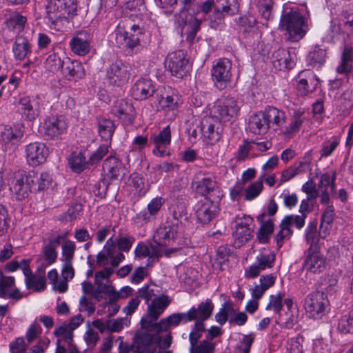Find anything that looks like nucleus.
Segmentation results:
<instances>
[{"mask_svg": "<svg viewBox=\"0 0 353 353\" xmlns=\"http://www.w3.org/2000/svg\"><path fill=\"white\" fill-rule=\"evenodd\" d=\"M67 125L62 116H51L43 123V135L46 139H53L62 134Z\"/></svg>", "mask_w": 353, "mask_h": 353, "instance_id": "nucleus-16", "label": "nucleus"}, {"mask_svg": "<svg viewBox=\"0 0 353 353\" xmlns=\"http://www.w3.org/2000/svg\"><path fill=\"white\" fill-rule=\"evenodd\" d=\"M171 300L167 295H161L152 300L148 305V314L141 321V327L148 329L152 323L158 319L164 310L169 305Z\"/></svg>", "mask_w": 353, "mask_h": 353, "instance_id": "nucleus-8", "label": "nucleus"}, {"mask_svg": "<svg viewBox=\"0 0 353 353\" xmlns=\"http://www.w3.org/2000/svg\"><path fill=\"white\" fill-rule=\"evenodd\" d=\"M256 220L260 224L256 232V238L260 243H268L274 230V221L272 219L265 220V214L258 215Z\"/></svg>", "mask_w": 353, "mask_h": 353, "instance_id": "nucleus-26", "label": "nucleus"}, {"mask_svg": "<svg viewBox=\"0 0 353 353\" xmlns=\"http://www.w3.org/2000/svg\"><path fill=\"white\" fill-rule=\"evenodd\" d=\"M46 18L52 24L77 14V0H47Z\"/></svg>", "mask_w": 353, "mask_h": 353, "instance_id": "nucleus-3", "label": "nucleus"}, {"mask_svg": "<svg viewBox=\"0 0 353 353\" xmlns=\"http://www.w3.org/2000/svg\"><path fill=\"white\" fill-rule=\"evenodd\" d=\"M192 186L196 194L204 196V198L210 196L214 198L216 196H222L216 181L210 177H203L201 173H198L194 176Z\"/></svg>", "mask_w": 353, "mask_h": 353, "instance_id": "nucleus-9", "label": "nucleus"}, {"mask_svg": "<svg viewBox=\"0 0 353 353\" xmlns=\"http://www.w3.org/2000/svg\"><path fill=\"white\" fill-rule=\"evenodd\" d=\"M157 99L161 109L169 108L172 110L177 108L179 100L177 95L167 96L164 98L159 94H157Z\"/></svg>", "mask_w": 353, "mask_h": 353, "instance_id": "nucleus-50", "label": "nucleus"}, {"mask_svg": "<svg viewBox=\"0 0 353 353\" xmlns=\"http://www.w3.org/2000/svg\"><path fill=\"white\" fill-rule=\"evenodd\" d=\"M215 350L214 343L205 339L196 343L194 346L190 345V353H214Z\"/></svg>", "mask_w": 353, "mask_h": 353, "instance_id": "nucleus-49", "label": "nucleus"}, {"mask_svg": "<svg viewBox=\"0 0 353 353\" xmlns=\"http://www.w3.org/2000/svg\"><path fill=\"white\" fill-rule=\"evenodd\" d=\"M304 164L303 162H300L299 165L296 168L290 167L287 170H284L281 174V182H286L293 177H294L299 173L303 172L302 166Z\"/></svg>", "mask_w": 353, "mask_h": 353, "instance_id": "nucleus-61", "label": "nucleus"}, {"mask_svg": "<svg viewBox=\"0 0 353 353\" xmlns=\"http://www.w3.org/2000/svg\"><path fill=\"white\" fill-rule=\"evenodd\" d=\"M250 131L256 134L265 133L270 128L263 112H259L252 115L249 120Z\"/></svg>", "mask_w": 353, "mask_h": 353, "instance_id": "nucleus-30", "label": "nucleus"}, {"mask_svg": "<svg viewBox=\"0 0 353 353\" xmlns=\"http://www.w3.org/2000/svg\"><path fill=\"white\" fill-rule=\"evenodd\" d=\"M82 210V206L79 203H75L71 206L64 215V219L66 221H72L76 219L79 212Z\"/></svg>", "mask_w": 353, "mask_h": 353, "instance_id": "nucleus-63", "label": "nucleus"}, {"mask_svg": "<svg viewBox=\"0 0 353 353\" xmlns=\"http://www.w3.org/2000/svg\"><path fill=\"white\" fill-rule=\"evenodd\" d=\"M52 176L48 172H42L40 176L37 177V184L33 185V191L37 192L38 191H43L48 188L52 183Z\"/></svg>", "mask_w": 353, "mask_h": 353, "instance_id": "nucleus-52", "label": "nucleus"}, {"mask_svg": "<svg viewBox=\"0 0 353 353\" xmlns=\"http://www.w3.org/2000/svg\"><path fill=\"white\" fill-rule=\"evenodd\" d=\"M256 19L253 17L242 16L239 17L236 22L240 30L248 32L255 26Z\"/></svg>", "mask_w": 353, "mask_h": 353, "instance_id": "nucleus-53", "label": "nucleus"}, {"mask_svg": "<svg viewBox=\"0 0 353 353\" xmlns=\"http://www.w3.org/2000/svg\"><path fill=\"white\" fill-rule=\"evenodd\" d=\"M42 329L39 324L32 323L28 327L26 337L29 343L33 341L37 336L38 334L41 333Z\"/></svg>", "mask_w": 353, "mask_h": 353, "instance_id": "nucleus-64", "label": "nucleus"}, {"mask_svg": "<svg viewBox=\"0 0 353 353\" xmlns=\"http://www.w3.org/2000/svg\"><path fill=\"white\" fill-rule=\"evenodd\" d=\"M177 233V223L167 221L164 227L158 230L155 238H158L159 245L167 246L176 237Z\"/></svg>", "mask_w": 353, "mask_h": 353, "instance_id": "nucleus-27", "label": "nucleus"}, {"mask_svg": "<svg viewBox=\"0 0 353 353\" xmlns=\"http://www.w3.org/2000/svg\"><path fill=\"white\" fill-rule=\"evenodd\" d=\"M192 14L198 16L203 13L205 16L212 10V14L210 17V26L217 29L224 23L226 16H232L239 11V5L237 0H207L200 4H196Z\"/></svg>", "mask_w": 353, "mask_h": 353, "instance_id": "nucleus-1", "label": "nucleus"}, {"mask_svg": "<svg viewBox=\"0 0 353 353\" xmlns=\"http://www.w3.org/2000/svg\"><path fill=\"white\" fill-rule=\"evenodd\" d=\"M98 132L101 138L105 141H111L115 125L110 119L100 118L97 121Z\"/></svg>", "mask_w": 353, "mask_h": 353, "instance_id": "nucleus-32", "label": "nucleus"}, {"mask_svg": "<svg viewBox=\"0 0 353 353\" xmlns=\"http://www.w3.org/2000/svg\"><path fill=\"white\" fill-rule=\"evenodd\" d=\"M253 219L250 216H243V221L237 223L233 236L241 243H246L253 236L254 230L250 225L252 223Z\"/></svg>", "mask_w": 353, "mask_h": 353, "instance_id": "nucleus-28", "label": "nucleus"}, {"mask_svg": "<svg viewBox=\"0 0 353 353\" xmlns=\"http://www.w3.org/2000/svg\"><path fill=\"white\" fill-rule=\"evenodd\" d=\"M30 188L26 183L24 176L17 179L11 190L16 194L17 199L22 200L28 196Z\"/></svg>", "mask_w": 353, "mask_h": 353, "instance_id": "nucleus-43", "label": "nucleus"}, {"mask_svg": "<svg viewBox=\"0 0 353 353\" xmlns=\"http://www.w3.org/2000/svg\"><path fill=\"white\" fill-rule=\"evenodd\" d=\"M166 64L173 76L183 78L188 73L190 68L189 59L182 50H178L168 54Z\"/></svg>", "mask_w": 353, "mask_h": 353, "instance_id": "nucleus-10", "label": "nucleus"}, {"mask_svg": "<svg viewBox=\"0 0 353 353\" xmlns=\"http://www.w3.org/2000/svg\"><path fill=\"white\" fill-rule=\"evenodd\" d=\"M353 62V48L345 47L341 56V63L337 67L336 71L340 74H345L351 72Z\"/></svg>", "mask_w": 353, "mask_h": 353, "instance_id": "nucleus-37", "label": "nucleus"}, {"mask_svg": "<svg viewBox=\"0 0 353 353\" xmlns=\"http://www.w3.org/2000/svg\"><path fill=\"white\" fill-rule=\"evenodd\" d=\"M143 36L141 28L139 25H132L128 30L119 29L116 32V42L123 49L132 50L139 46L141 37Z\"/></svg>", "mask_w": 353, "mask_h": 353, "instance_id": "nucleus-6", "label": "nucleus"}, {"mask_svg": "<svg viewBox=\"0 0 353 353\" xmlns=\"http://www.w3.org/2000/svg\"><path fill=\"white\" fill-rule=\"evenodd\" d=\"M65 57L61 59L57 54L51 53L50 54L44 62L45 68L47 70L55 72L61 70L63 63L65 61Z\"/></svg>", "mask_w": 353, "mask_h": 353, "instance_id": "nucleus-42", "label": "nucleus"}, {"mask_svg": "<svg viewBox=\"0 0 353 353\" xmlns=\"http://www.w3.org/2000/svg\"><path fill=\"white\" fill-rule=\"evenodd\" d=\"M111 112L125 125H131L136 115L132 103L124 99H118L114 103Z\"/></svg>", "mask_w": 353, "mask_h": 353, "instance_id": "nucleus-14", "label": "nucleus"}, {"mask_svg": "<svg viewBox=\"0 0 353 353\" xmlns=\"http://www.w3.org/2000/svg\"><path fill=\"white\" fill-rule=\"evenodd\" d=\"M205 331L204 323L194 322L192 330L190 333L189 340L190 345L194 346L196 343H198L199 339L202 336L203 332Z\"/></svg>", "mask_w": 353, "mask_h": 353, "instance_id": "nucleus-51", "label": "nucleus"}, {"mask_svg": "<svg viewBox=\"0 0 353 353\" xmlns=\"http://www.w3.org/2000/svg\"><path fill=\"white\" fill-rule=\"evenodd\" d=\"M316 228H317V221H310L308 223V225L305 230V240L307 243L310 244V247L312 248L314 244H316L318 239L316 238Z\"/></svg>", "mask_w": 353, "mask_h": 353, "instance_id": "nucleus-55", "label": "nucleus"}, {"mask_svg": "<svg viewBox=\"0 0 353 353\" xmlns=\"http://www.w3.org/2000/svg\"><path fill=\"white\" fill-rule=\"evenodd\" d=\"M108 152V145L103 144L90 156L89 163L90 165L97 163Z\"/></svg>", "mask_w": 353, "mask_h": 353, "instance_id": "nucleus-62", "label": "nucleus"}, {"mask_svg": "<svg viewBox=\"0 0 353 353\" xmlns=\"http://www.w3.org/2000/svg\"><path fill=\"white\" fill-rule=\"evenodd\" d=\"M306 216H300L290 214L286 215L281 220L279 228L280 230L275 236L276 245L279 248H281L285 239H288L293 234L292 228L297 230H301L305 223Z\"/></svg>", "mask_w": 353, "mask_h": 353, "instance_id": "nucleus-5", "label": "nucleus"}, {"mask_svg": "<svg viewBox=\"0 0 353 353\" xmlns=\"http://www.w3.org/2000/svg\"><path fill=\"white\" fill-rule=\"evenodd\" d=\"M103 168L110 179H122L125 175V168L123 163L113 156L108 157L103 162Z\"/></svg>", "mask_w": 353, "mask_h": 353, "instance_id": "nucleus-22", "label": "nucleus"}, {"mask_svg": "<svg viewBox=\"0 0 353 353\" xmlns=\"http://www.w3.org/2000/svg\"><path fill=\"white\" fill-rule=\"evenodd\" d=\"M307 251L308 254L304 261L303 268L313 273L323 272L325 266L324 258L319 252H312L311 247H310Z\"/></svg>", "mask_w": 353, "mask_h": 353, "instance_id": "nucleus-29", "label": "nucleus"}, {"mask_svg": "<svg viewBox=\"0 0 353 353\" xmlns=\"http://www.w3.org/2000/svg\"><path fill=\"white\" fill-rule=\"evenodd\" d=\"M92 35L85 30L76 32L70 41L71 50L79 56H85L90 51Z\"/></svg>", "mask_w": 353, "mask_h": 353, "instance_id": "nucleus-15", "label": "nucleus"}, {"mask_svg": "<svg viewBox=\"0 0 353 353\" xmlns=\"http://www.w3.org/2000/svg\"><path fill=\"white\" fill-rule=\"evenodd\" d=\"M157 94L158 90L150 79H139L132 88V95L136 100H146Z\"/></svg>", "mask_w": 353, "mask_h": 353, "instance_id": "nucleus-18", "label": "nucleus"}, {"mask_svg": "<svg viewBox=\"0 0 353 353\" xmlns=\"http://www.w3.org/2000/svg\"><path fill=\"white\" fill-rule=\"evenodd\" d=\"M68 164L74 172L79 174L88 168L90 163L81 152H74L68 158Z\"/></svg>", "mask_w": 353, "mask_h": 353, "instance_id": "nucleus-34", "label": "nucleus"}, {"mask_svg": "<svg viewBox=\"0 0 353 353\" xmlns=\"http://www.w3.org/2000/svg\"><path fill=\"white\" fill-rule=\"evenodd\" d=\"M201 131L203 137V141L208 145H213L219 141L221 137L219 128H215V124L212 118H205L201 122Z\"/></svg>", "mask_w": 353, "mask_h": 353, "instance_id": "nucleus-24", "label": "nucleus"}, {"mask_svg": "<svg viewBox=\"0 0 353 353\" xmlns=\"http://www.w3.org/2000/svg\"><path fill=\"white\" fill-rule=\"evenodd\" d=\"M21 114L29 121L34 120L38 115L37 109H34L29 97H21L19 100Z\"/></svg>", "mask_w": 353, "mask_h": 353, "instance_id": "nucleus-38", "label": "nucleus"}, {"mask_svg": "<svg viewBox=\"0 0 353 353\" xmlns=\"http://www.w3.org/2000/svg\"><path fill=\"white\" fill-rule=\"evenodd\" d=\"M214 309V305L211 299H206L204 302H201L198 306L195 307V322L204 323L208 319Z\"/></svg>", "mask_w": 353, "mask_h": 353, "instance_id": "nucleus-33", "label": "nucleus"}, {"mask_svg": "<svg viewBox=\"0 0 353 353\" xmlns=\"http://www.w3.org/2000/svg\"><path fill=\"white\" fill-rule=\"evenodd\" d=\"M130 77L128 67L119 60L110 64L106 69L107 80L114 86H122L128 82Z\"/></svg>", "mask_w": 353, "mask_h": 353, "instance_id": "nucleus-12", "label": "nucleus"}, {"mask_svg": "<svg viewBox=\"0 0 353 353\" xmlns=\"http://www.w3.org/2000/svg\"><path fill=\"white\" fill-rule=\"evenodd\" d=\"M325 50L315 46L314 50L309 52L307 61L310 65L315 67L321 65L325 61Z\"/></svg>", "mask_w": 353, "mask_h": 353, "instance_id": "nucleus-45", "label": "nucleus"}, {"mask_svg": "<svg viewBox=\"0 0 353 353\" xmlns=\"http://www.w3.org/2000/svg\"><path fill=\"white\" fill-rule=\"evenodd\" d=\"M334 216V209L332 205H329L323 212L321 216L320 228L325 232L330 230Z\"/></svg>", "mask_w": 353, "mask_h": 353, "instance_id": "nucleus-48", "label": "nucleus"}, {"mask_svg": "<svg viewBox=\"0 0 353 353\" xmlns=\"http://www.w3.org/2000/svg\"><path fill=\"white\" fill-rule=\"evenodd\" d=\"M134 238L130 235L125 236H119L114 239L112 238V243L114 245V251L116 250L117 247L120 252H128L130 250L132 244L134 241Z\"/></svg>", "mask_w": 353, "mask_h": 353, "instance_id": "nucleus-44", "label": "nucleus"}, {"mask_svg": "<svg viewBox=\"0 0 353 353\" xmlns=\"http://www.w3.org/2000/svg\"><path fill=\"white\" fill-rule=\"evenodd\" d=\"M275 260L274 254L265 255L261 254L256 257V261L259 266L262 270L266 268H270L272 267Z\"/></svg>", "mask_w": 353, "mask_h": 353, "instance_id": "nucleus-60", "label": "nucleus"}, {"mask_svg": "<svg viewBox=\"0 0 353 353\" xmlns=\"http://www.w3.org/2000/svg\"><path fill=\"white\" fill-rule=\"evenodd\" d=\"M296 88L300 95L305 96L313 92L319 83L316 76L310 70L302 71L299 74Z\"/></svg>", "mask_w": 353, "mask_h": 353, "instance_id": "nucleus-19", "label": "nucleus"}, {"mask_svg": "<svg viewBox=\"0 0 353 353\" xmlns=\"http://www.w3.org/2000/svg\"><path fill=\"white\" fill-rule=\"evenodd\" d=\"M26 152L27 161L32 166L44 163L49 153L46 145L40 142L28 144L26 146Z\"/></svg>", "mask_w": 353, "mask_h": 353, "instance_id": "nucleus-17", "label": "nucleus"}, {"mask_svg": "<svg viewBox=\"0 0 353 353\" xmlns=\"http://www.w3.org/2000/svg\"><path fill=\"white\" fill-rule=\"evenodd\" d=\"M23 128L24 127L22 125H0V141L6 144L17 145L23 137Z\"/></svg>", "mask_w": 353, "mask_h": 353, "instance_id": "nucleus-20", "label": "nucleus"}, {"mask_svg": "<svg viewBox=\"0 0 353 353\" xmlns=\"http://www.w3.org/2000/svg\"><path fill=\"white\" fill-rule=\"evenodd\" d=\"M254 339V335L253 334L243 335L241 340V345L236 349V353H250Z\"/></svg>", "mask_w": 353, "mask_h": 353, "instance_id": "nucleus-59", "label": "nucleus"}, {"mask_svg": "<svg viewBox=\"0 0 353 353\" xmlns=\"http://www.w3.org/2000/svg\"><path fill=\"white\" fill-rule=\"evenodd\" d=\"M283 295L281 293H279L276 296L271 295L270 296V302L266 306V310L274 309L276 314H279L283 308L282 300Z\"/></svg>", "mask_w": 353, "mask_h": 353, "instance_id": "nucleus-58", "label": "nucleus"}, {"mask_svg": "<svg viewBox=\"0 0 353 353\" xmlns=\"http://www.w3.org/2000/svg\"><path fill=\"white\" fill-rule=\"evenodd\" d=\"M232 62L230 59H219L212 68V80L219 90L225 88L230 83L232 77Z\"/></svg>", "mask_w": 353, "mask_h": 353, "instance_id": "nucleus-7", "label": "nucleus"}, {"mask_svg": "<svg viewBox=\"0 0 353 353\" xmlns=\"http://www.w3.org/2000/svg\"><path fill=\"white\" fill-rule=\"evenodd\" d=\"M43 253L47 264L44 265L42 263L41 267L38 268V270L44 272V268L47 265H50L56 261L57 258V253L56 252L55 248L54 246H51V245H43Z\"/></svg>", "mask_w": 353, "mask_h": 353, "instance_id": "nucleus-47", "label": "nucleus"}, {"mask_svg": "<svg viewBox=\"0 0 353 353\" xmlns=\"http://www.w3.org/2000/svg\"><path fill=\"white\" fill-rule=\"evenodd\" d=\"M26 22L27 19L26 17L19 13H14L6 19L5 24L10 30L19 33L23 30Z\"/></svg>", "mask_w": 353, "mask_h": 353, "instance_id": "nucleus-36", "label": "nucleus"}, {"mask_svg": "<svg viewBox=\"0 0 353 353\" xmlns=\"http://www.w3.org/2000/svg\"><path fill=\"white\" fill-rule=\"evenodd\" d=\"M76 246L74 242L66 241L62 245V261L63 262H72Z\"/></svg>", "mask_w": 353, "mask_h": 353, "instance_id": "nucleus-54", "label": "nucleus"}, {"mask_svg": "<svg viewBox=\"0 0 353 353\" xmlns=\"http://www.w3.org/2000/svg\"><path fill=\"white\" fill-rule=\"evenodd\" d=\"M337 329L339 332L343 334L353 333V319L347 316H342L339 321Z\"/></svg>", "mask_w": 353, "mask_h": 353, "instance_id": "nucleus-57", "label": "nucleus"}, {"mask_svg": "<svg viewBox=\"0 0 353 353\" xmlns=\"http://www.w3.org/2000/svg\"><path fill=\"white\" fill-rule=\"evenodd\" d=\"M326 303L324 293L316 291L307 296L304 307L306 312L309 313L311 317L319 319L325 314Z\"/></svg>", "mask_w": 353, "mask_h": 353, "instance_id": "nucleus-11", "label": "nucleus"}, {"mask_svg": "<svg viewBox=\"0 0 353 353\" xmlns=\"http://www.w3.org/2000/svg\"><path fill=\"white\" fill-rule=\"evenodd\" d=\"M62 64L63 66L61 69L62 74L69 81H77L84 77V68L80 62L65 57V61Z\"/></svg>", "mask_w": 353, "mask_h": 353, "instance_id": "nucleus-21", "label": "nucleus"}, {"mask_svg": "<svg viewBox=\"0 0 353 353\" xmlns=\"http://www.w3.org/2000/svg\"><path fill=\"white\" fill-rule=\"evenodd\" d=\"M279 28L288 34V40L296 42L305 35L307 24L298 8H285L281 17Z\"/></svg>", "mask_w": 353, "mask_h": 353, "instance_id": "nucleus-2", "label": "nucleus"}, {"mask_svg": "<svg viewBox=\"0 0 353 353\" xmlns=\"http://www.w3.org/2000/svg\"><path fill=\"white\" fill-rule=\"evenodd\" d=\"M221 199V195H219L214 198L206 197L198 202L196 205V217L199 223L208 224L217 216L220 211Z\"/></svg>", "mask_w": 353, "mask_h": 353, "instance_id": "nucleus-4", "label": "nucleus"}, {"mask_svg": "<svg viewBox=\"0 0 353 353\" xmlns=\"http://www.w3.org/2000/svg\"><path fill=\"white\" fill-rule=\"evenodd\" d=\"M14 57L19 60L24 59L31 52V45L28 39L17 36L12 46Z\"/></svg>", "mask_w": 353, "mask_h": 353, "instance_id": "nucleus-31", "label": "nucleus"}, {"mask_svg": "<svg viewBox=\"0 0 353 353\" xmlns=\"http://www.w3.org/2000/svg\"><path fill=\"white\" fill-rule=\"evenodd\" d=\"M110 184V182L108 179H101L94 185L93 190L94 195L101 199L105 198Z\"/></svg>", "mask_w": 353, "mask_h": 353, "instance_id": "nucleus-56", "label": "nucleus"}, {"mask_svg": "<svg viewBox=\"0 0 353 353\" xmlns=\"http://www.w3.org/2000/svg\"><path fill=\"white\" fill-rule=\"evenodd\" d=\"M303 114V112L300 110H296L294 112L289 126L286 128L283 132L284 134L289 137L299 131L303 122V120L301 119Z\"/></svg>", "mask_w": 353, "mask_h": 353, "instance_id": "nucleus-41", "label": "nucleus"}, {"mask_svg": "<svg viewBox=\"0 0 353 353\" xmlns=\"http://www.w3.org/2000/svg\"><path fill=\"white\" fill-rule=\"evenodd\" d=\"M263 112L264 113L268 125L270 126V123L280 126L285 122V112L274 107L269 106L266 108Z\"/></svg>", "mask_w": 353, "mask_h": 353, "instance_id": "nucleus-35", "label": "nucleus"}, {"mask_svg": "<svg viewBox=\"0 0 353 353\" xmlns=\"http://www.w3.org/2000/svg\"><path fill=\"white\" fill-rule=\"evenodd\" d=\"M151 140L155 145L153 150V154L156 156L163 157L168 154L166 148L170 145L171 141V131L170 126L164 128L159 134L151 137Z\"/></svg>", "mask_w": 353, "mask_h": 353, "instance_id": "nucleus-23", "label": "nucleus"}, {"mask_svg": "<svg viewBox=\"0 0 353 353\" xmlns=\"http://www.w3.org/2000/svg\"><path fill=\"white\" fill-rule=\"evenodd\" d=\"M114 245L112 237L110 238L103 247V251L98 253L97 263L99 265L105 266L108 264V259L113 256Z\"/></svg>", "mask_w": 353, "mask_h": 353, "instance_id": "nucleus-39", "label": "nucleus"}, {"mask_svg": "<svg viewBox=\"0 0 353 353\" xmlns=\"http://www.w3.org/2000/svg\"><path fill=\"white\" fill-rule=\"evenodd\" d=\"M239 110L237 101L232 97L220 100L214 105L215 116L223 121H230L236 117Z\"/></svg>", "mask_w": 353, "mask_h": 353, "instance_id": "nucleus-13", "label": "nucleus"}, {"mask_svg": "<svg viewBox=\"0 0 353 353\" xmlns=\"http://www.w3.org/2000/svg\"><path fill=\"white\" fill-rule=\"evenodd\" d=\"M266 176V174L264 173L261 176L259 181H256L255 183H252L248 185L247 188L245 189V200L251 201L254 199L256 198L261 192L263 185V179Z\"/></svg>", "mask_w": 353, "mask_h": 353, "instance_id": "nucleus-40", "label": "nucleus"}, {"mask_svg": "<svg viewBox=\"0 0 353 353\" xmlns=\"http://www.w3.org/2000/svg\"><path fill=\"white\" fill-rule=\"evenodd\" d=\"M26 285L28 289H34L35 291H43L46 288L45 276H40L37 278L34 275L30 274L26 279Z\"/></svg>", "mask_w": 353, "mask_h": 353, "instance_id": "nucleus-46", "label": "nucleus"}, {"mask_svg": "<svg viewBox=\"0 0 353 353\" xmlns=\"http://www.w3.org/2000/svg\"><path fill=\"white\" fill-rule=\"evenodd\" d=\"M165 200L162 197H156L152 199L148 204L147 210H144L137 213L135 219L138 222H149L154 218L161 209Z\"/></svg>", "mask_w": 353, "mask_h": 353, "instance_id": "nucleus-25", "label": "nucleus"}]
</instances>
